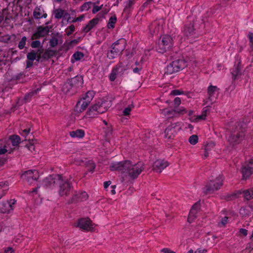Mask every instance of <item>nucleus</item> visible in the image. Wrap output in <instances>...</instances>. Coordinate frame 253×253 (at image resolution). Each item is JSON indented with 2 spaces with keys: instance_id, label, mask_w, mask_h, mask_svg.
I'll return each instance as SVG.
<instances>
[{
  "instance_id": "33",
  "label": "nucleus",
  "mask_w": 253,
  "mask_h": 253,
  "mask_svg": "<svg viewBox=\"0 0 253 253\" xmlns=\"http://www.w3.org/2000/svg\"><path fill=\"white\" fill-rule=\"evenodd\" d=\"M84 165L88 171L93 172L95 168V165L94 163L91 160L86 161Z\"/></svg>"
},
{
  "instance_id": "57",
  "label": "nucleus",
  "mask_w": 253,
  "mask_h": 253,
  "mask_svg": "<svg viewBox=\"0 0 253 253\" xmlns=\"http://www.w3.org/2000/svg\"><path fill=\"white\" fill-rule=\"evenodd\" d=\"M161 252L164 253H175V252L168 248H164L161 250Z\"/></svg>"
},
{
  "instance_id": "49",
  "label": "nucleus",
  "mask_w": 253,
  "mask_h": 253,
  "mask_svg": "<svg viewBox=\"0 0 253 253\" xmlns=\"http://www.w3.org/2000/svg\"><path fill=\"white\" fill-rule=\"evenodd\" d=\"M134 0H128L127 2V3L126 5V7L124 9V11H126L127 9H129L132 5L133 4V2Z\"/></svg>"
},
{
  "instance_id": "41",
  "label": "nucleus",
  "mask_w": 253,
  "mask_h": 253,
  "mask_svg": "<svg viewBox=\"0 0 253 253\" xmlns=\"http://www.w3.org/2000/svg\"><path fill=\"white\" fill-rule=\"evenodd\" d=\"M39 90V89H37V90H34V91L27 94L24 98V100L25 101V102H27L28 101V100L31 98V97L34 95V94H36L37 93V91Z\"/></svg>"
},
{
  "instance_id": "36",
  "label": "nucleus",
  "mask_w": 253,
  "mask_h": 253,
  "mask_svg": "<svg viewBox=\"0 0 253 253\" xmlns=\"http://www.w3.org/2000/svg\"><path fill=\"white\" fill-rule=\"evenodd\" d=\"M37 54V53H36V51L33 50L31 52L28 53L27 54V58L29 60L34 61L36 59Z\"/></svg>"
},
{
  "instance_id": "34",
  "label": "nucleus",
  "mask_w": 253,
  "mask_h": 253,
  "mask_svg": "<svg viewBox=\"0 0 253 253\" xmlns=\"http://www.w3.org/2000/svg\"><path fill=\"white\" fill-rule=\"evenodd\" d=\"M117 21V17L115 15L113 16L109 19V22L107 25V27L109 29L114 28L115 27V24Z\"/></svg>"
},
{
  "instance_id": "5",
  "label": "nucleus",
  "mask_w": 253,
  "mask_h": 253,
  "mask_svg": "<svg viewBox=\"0 0 253 253\" xmlns=\"http://www.w3.org/2000/svg\"><path fill=\"white\" fill-rule=\"evenodd\" d=\"M111 106V101H103L98 102L92 106L90 107L87 112V114L90 117L93 118L97 114H102L105 112Z\"/></svg>"
},
{
  "instance_id": "7",
  "label": "nucleus",
  "mask_w": 253,
  "mask_h": 253,
  "mask_svg": "<svg viewBox=\"0 0 253 253\" xmlns=\"http://www.w3.org/2000/svg\"><path fill=\"white\" fill-rule=\"evenodd\" d=\"M223 184V177L221 175H218L215 179L208 182L206 185L204 192L205 194H211L218 190Z\"/></svg>"
},
{
  "instance_id": "9",
  "label": "nucleus",
  "mask_w": 253,
  "mask_h": 253,
  "mask_svg": "<svg viewBox=\"0 0 253 253\" xmlns=\"http://www.w3.org/2000/svg\"><path fill=\"white\" fill-rule=\"evenodd\" d=\"M197 21H193L192 23L187 24L184 28V34L189 39H195L198 38V34L196 28H195Z\"/></svg>"
},
{
  "instance_id": "26",
  "label": "nucleus",
  "mask_w": 253,
  "mask_h": 253,
  "mask_svg": "<svg viewBox=\"0 0 253 253\" xmlns=\"http://www.w3.org/2000/svg\"><path fill=\"white\" fill-rule=\"evenodd\" d=\"M241 172L243 175V178L246 179L249 178L253 172V169L252 167L249 166H243Z\"/></svg>"
},
{
  "instance_id": "20",
  "label": "nucleus",
  "mask_w": 253,
  "mask_h": 253,
  "mask_svg": "<svg viewBox=\"0 0 253 253\" xmlns=\"http://www.w3.org/2000/svg\"><path fill=\"white\" fill-rule=\"evenodd\" d=\"M49 32V28L48 26L44 27L39 26L37 28V31L32 36V39H39L41 37L46 36Z\"/></svg>"
},
{
  "instance_id": "63",
  "label": "nucleus",
  "mask_w": 253,
  "mask_h": 253,
  "mask_svg": "<svg viewBox=\"0 0 253 253\" xmlns=\"http://www.w3.org/2000/svg\"><path fill=\"white\" fill-rule=\"evenodd\" d=\"M33 65V61L31 60H27L26 62V67L27 68H30Z\"/></svg>"
},
{
  "instance_id": "15",
  "label": "nucleus",
  "mask_w": 253,
  "mask_h": 253,
  "mask_svg": "<svg viewBox=\"0 0 253 253\" xmlns=\"http://www.w3.org/2000/svg\"><path fill=\"white\" fill-rule=\"evenodd\" d=\"M60 174H52L46 177L43 180V184L46 188H51L53 186H57L58 182L60 178Z\"/></svg>"
},
{
  "instance_id": "52",
  "label": "nucleus",
  "mask_w": 253,
  "mask_h": 253,
  "mask_svg": "<svg viewBox=\"0 0 253 253\" xmlns=\"http://www.w3.org/2000/svg\"><path fill=\"white\" fill-rule=\"evenodd\" d=\"M181 103V100L179 97H176L174 100V104L175 108H177Z\"/></svg>"
},
{
  "instance_id": "32",
  "label": "nucleus",
  "mask_w": 253,
  "mask_h": 253,
  "mask_svg": "<svg viewBox=\"0 0 253 253\" xmlns=\"http://www.w3.org/2000/svg\"><path fill=\"white\" fill-rule=\"evenodd\" d=\"M94 94L95 93L93 91H88L85 93L84 96L83 97L82 99L84 100H85L86 102L90 104L91 101L94 96Z\"/></svg>"
},
{
  "instance_id": "11",
  "label": "nucleus",
  "mask_w": 253,
  "mask_h": 253,
  "mask_svg": "<svg viewBox=\"0 0 253 253\" xmlns=\"http://www.w3.org/2000/svg\"><path fill=\"white\" fill-rule=\"evenodd\" d=\"M179 123H174L168 126L165 129V133L166 137L168 139H172L180 129Z\"/></svg>"
},
{
  "instance_id": "39",
  "label": "nucleus",
  "mask_w": 253,
  "mask_h": 253,
  "mask_svg": "<svg viewBox=\"0 0 253 253\" xmlns=\"http://www.w3.org/2000/svg\"><path fill=\"white\" fill-rule=\"evenodd\" d=\"M198 141V137L197 135H192L189 138V142L192 145L196 144Z\"/></svg>"
},
{
  "instance_id": "64",
  "label": "nucleus",
  "mask_w": 253,
  "mask_h": 253,
  "mask_svg": "<svg viewBox=\"0 0 253 253\" xmlns=\"http://www.w3.org/2000/svg\"><path fill=\"white\" fill-rule=\"evenodd\" d=\"M246 249L250 250V251L253 250V242L249 243L247 245Z\"/></svg>"
},
{
  "instance_id": "28",
  "label": "nucleus",
  "mask_w": 253,
  "mask_h": 253,
  "mask_svg": "<svg viewBox=\"0 0 253 253\" xmlns=\"http://www.w3.org/2000/svg\"><path fill=\"white\" fill-rule=\"evenodd\" d=\"M69 243L70 242L68 240H66L64 242L63 241L61 242V248L60 247H56L54 248V249L56 253H67L66 248L69 246Z\"/></svg>"
},
{
  "instance_id": "25",
  "label": "nucleus",
  "mask_w": 253,
  "mask_h": 253,
  "mask_svg": "<svg viewBox=\"0 0 253 253\" xmlns=\"http://www.w3.org/2000/svg\"><path fill=\"white\" fill-rule=\"evenodd\" d=\"M98 22L99 19L98 18L92 19V20H90L88 24L84 27V28L83 29V31L85 33H87L93 27H94L95 26L98 24Z\"/></svg>"
},
{
  "instance_id": "6",
  "label": "nucleus",
  "mask_w": 253,
  "mask_h": 253,
  "mask_svg": "<svg viewBox=\"0 0 253 253\" xmlns=\"http://www.w3.org/2000/svg\"><path fill=\"white\" fill-rule=\"evenodd\" d=\"M57 185L59 187L58 193L61 197L68 196L73 187L72 182L68 179L63 177L62 175Z\"/></svg>"
},
{
  "instance_id": "60",
  "label": "nucleus",
  "mask_w": 253,
  "mask_h": 253,
  "mask_svg": "<svg viewBox=\"0 0 253 253\" xmlns=\"http://www.w3.org/2000/svg\"><path fill=\"white\" fill-rule=\"evenodd\" d=\"M142 69V65H139V67H136L133 68V72L135 73H138L139 71L141 70Z\"/></svg>"
},
{
  "instance_id": "19",
  "label": "nucleus",
  "mask_w": 253,
  "mask_h": 253,
  "mask_svg": "<svg viewBox=\"0 0 253 253\" xmlns=\"http://www.w3.org/2000/svg\"><path fill=\"white\" fill-rule=\"evenodd\" d=\"M77 227L80 229L89 231L92 228V221L88 218H81L78 221Z\"/></svg>"
},
{
  "instance_id": "1",
  "label": "nucleus",
  "mask_w": 253,
  "mask_h": 253,
  "mask_svg": "<svg viewBox=\"0 0 253 253\" xmlns=\"http://www.w3.org/2000/svg\"><path fill=\"white\" fill-rule=\"evenodd\" d=\"M111 170H119L126 173L132 180L137 178L138 176L144 169V165L142 162L132 164L130 161H125L113 163L110 167Z\"/></svg>"
},
{
  "instance_id": "55",
  "label": "nucleus",
  "mask_w": 253,
  "mask_h": 253,
  "mask_svg": "<svg viewBox=\"0 0 253 253\" xmlns=\"http://www.w3.org/2000/svg\"><path fill=\"white\" fill-rule=\"evenodd\" d=\"M199 208H200V204L198 203H196L192 206L191 210H193L194 211H197V212Z\"/></svg>"
},
{
  "instance_id": "56",
  "label": "nucleus",
  "mask_w": 253,
  "mask_h": 253,
  "mask_svg": "<svg viewBox=\"0 0 253 253\" xmlns=\"http://www.w3.org/2000/svg\"><path fill=\"white\" fill-rule=\"evenodd\" d=\"M14 250L12 247H8L4 250V253H13Z\"/></svg>"
},
{
  "instance_id": "27",
  "label": "nucleus",
  "mask_w": 253,
  "mask_h": 253,
  "mask_svg": "<svg viewBox=\"0 0 253 253\" xmlns=\"http://www.w3.org/2000/svg\"><path fill=\"white\" fill-rule=\"evenodd\" d=\"M215 143L213 142H209L205 146L204 158H206L209 156V154L214 150Z\"/></svg>"
},
{
  "instance_id": "23",
  "label": "nucleus",
  "mask_w": 253,
  "mask_h": 253,
  "mask_svg": "<svg viewBox=\"0 0 253 253\" xmlns=\"http://www.w3.org/2000/svg\"><path fill=\"white\" fill-rule=\"evenodd\" d=\"M89 104V103L81 98L76 105L75 111L78 113H81L86 109Z\"/></svg>"
},
{
  "instance_id": "30",
  "label": "nucleus",
  "mask_w": 253,
  "mask_h": 253,
  "mask_svg": "<svg viewBox=\"0 0 253 253\" xmlns=\"http://www.w3.org/2000/svg\"><path fill=\"white\" fill-rule=\"evenodd\" d=\"M70 135L72 137L82 138L84 135V132L82 129H77L70 132Z\"/></svg>"
},
{
  "instance_id": "37",
  "label": "nucleus",
  "mask_w": 253,
  "mask_h": 253,
  "mask_svg": "<svg viewBox=\"0 0 253 253\" xmlns=\"http://www.w3.org/2000/svg\"><path fill=\"white\" fill-rule=\"evenodd\" d=\"M54 12L55 18L56 19H60L63 16L64 10L60 8L55 9Z\"/></svg>"
},
{
  "instance_id": "4",
  "label": "nucleus",
  "mask_w": 253,
  "mask_h": 253,
  "mask_svg": "<svg viewBox=\"0 0 253 253\" xmlns=\"http://www.w3.org/2000/svg\"><path fill=\"white\" fill-rule=\"evenodd\" d=\"M187 65V62L183 58L175 59L167 65L164 76H169L175 74L184 69Z\"/></svg>"
},
{
  "instance_id": "12",
  "label": "nucleus",
  "mask_w": 253,
  "mask_h": 253,
  "mask_svg": "<svg viewBox=\"0 0 253 253\" xmlns=\"http://www.w3.org/2000/svg\"><path fill=\"white\" fill-rule=\"evenodd\" d=\"M112 49L109 51L107 54V57L110 59H113L120 52H122L124 47L123 45H120L119 41H117L111 45Z\"/></svg>"
},
{
  "instance_id": "21",
  "label": "nucleus",
  "mask_w": 253,
  "mask_h": 253,
  "mask_svg": "<svg viewBox=\"0 0 253 253\" xmlns=\"http://www.w3.org/2000/svg\"><path fill=\"white\" fill-rule=\"evenodd\" d=\"M241 71V63L240 62H239L235 66V68L232 69L231 72L232 79L233 81H235L236 80L239 79L242 75Z\"/></svg>"
},
{
  "instance_id": "29",
  "label": "nucleus",
  "mask_w": 253,
  "mask_h": 253,
  "mask_svg": "<svg viewBox=\"0 0 253 253\" xmlns=\"http://www.w3.org/2000/svg\"><path fill=\"white\" fill-rule=\"evenodd\" d=\"M56 54V51L48 48L42 54V58L44 60H48V59L53 57Z\"/></svg>"
},
{
  "instance_id": "3",
  "label": "nucleus",
  "mask_w": 253,
  "mask_h": 253,
  "mask_svg": "<svg viewBox=\"0 0 253 253\" xmlns=\"http://www.w3.org/2000/svg\"><path fill=\"white\" fill-rule=\"evenodd\" d=\"M83 84L82 77L77 76L67 80L63 84L61 89L64 93L72 95L77 92L78 88L82 86Z\"/></svg>"
},
{
  "instance_id": "17",
  "label": "nucleus",
  "mask_w": 253,
  "mask_h": 253,
  "mask_svg": "<svg viewBox=\"0 0 253 253\" xmlns=\"http://www.w3.org/2000/svg\"><path fill=\"white\" fill-rule=\"evenodd\" d=\"M125 70L126 69L123 63L120 62L113 68L109 76L110 80L112 82L114 81L117 78V76L119 74H123Z\"/></svg>"
},
{
  "instance_id": "47",
  "label": "nucleus",
  "mask_w": 253,
  "mask_h": 253,
  "mask_svg": "<svg viewBox=\"0 0 253 253\" xmlns=\"http://www.w3.org/2000/svg\"><path fill=\"white\" fill-rule=\"evenodd\" d=\"M240 213L243 216H246L249 214V211L245 207H242L240 210Z\"/></svg>"
},
{
  "instance_id": "44",
  "label": "nucleus",
  "mask_w": 253,
  "mask_h": 253,
  "mask_svg": "<svg viewBox=\"0 0 253 253\" xmlns=\"http://www.w3.org/2000/svg\"><path fill=\"white\" fill-rule=\"evenodd\" d=\"M58 43V39L55 37H53L49 41V45L50 47H54L56 46Z\"/></svg>"
},
{
  "instance_id": "62",
  "label": "nucleus",
  "mask_w": 253,
  "mask_h": 253,
  "mask_svg": "<svg viewBox=\"0 0 253 253\" xmlns=\"http://www.w3.org/2000/svg\"><path fill=\"white\" fill-rule=\"evenodd\" d=\"M240 232L245 236H247L248 234V230L246 229H243V228L240 229Z\"/></svg>"
},
{
  "instance_id": "13",
  "label": "nucleus",
  "mask_w": 253,
  "mask_h": 253,
  "mask_svg": "<svg viewBox=\"0 0 253 253\" xmlns=\"http://www.w3.org/2000/svg\"><path fill=\"white\" fill-rule=\"evenodd\" d=\"M88 194L85 191L76 192L73 196L68 200V204H75L83 202L88 199Z\"/></svg>"
},
{
  "instance_id": "46",
  "label": "nucleus",
  "mask_w": 253,
  "mask_h": 253,
  "mask_svg": "<svg viewBox=\"0 0 253 253\" xmlns=\"http://www.w3.org/2000/svg\"><path fill=\"white\" fill-rule=\"evenodd\" d=\"M175 114L183 115L186 113V110L184 107H181L178 109H175Z\"/></svg>"
},
{
  "instance_id": "35",
  "label": "nucleus",
  "mask_w": 253,
  "mask_h": 253,
  "mask_svg": "<svg viewBox=\"0 0 253 253\" xmlns=\"http://www.w3.org/2000/svg\"><path fill=\"white\" fill-rule=\"evenodd\" d=\"M197 212L196 211H194L193 210H190L189 212V214L187 218V221L189 223H191L193 220L196 217V214Z\"/></svg>"
},
{
  "instance_id": "18",
  "label": "nucleus",
  "mask_w": 253,
  "mask_h": 253,
  "mask_svg": "<svg viewBox=\"0 0 253 253\" xmlns=\"http://www.w3.org/2000/svg\"><path fill=\"white\" fill-rule=\"evenodd\" d=\"M16 201L14 199L10 200L0 203V212L2 213L9 212L13 210V205Z\"/></svg>"
},
{
  "instance_id": "43",
  "label": "nucleus",
  "mask_w": 253,
  "mask_h": 253,
  "mask_svg": "<svg viewBox=\"0 0 253 253\" xmlns=\"http://www.w3.org/2000/svg\"><path fill=\"white\" fill-rule=\"evenodd\" d=\"M84 56V54L83 52L80 51H77L73 54V57L77 61L80 60Z\"/></svg>"
},
{
  "instance_id": "51",
  "label": "nucleus",
  "mask_w": 253,
  "mask_h": 253,
  "mask_svg": "<svg viewBox=\"0 0 253 253\" xmlns=\"http://www.w3.org/2000/svg\"><path fill=\"white\" fill-rule=\"evenodd\" d=\"M248 38L251 47H253V33L249 32L248 34Z\"/></svg>"
},
{
  "instance_id": "24",
  "label": "nucleus",
  "mask_w": 253,
  "mask_h": 253,
  "mask_svg": "<svg viewBox=\"0 0 253 253\" xmlns=\"http://www.w3.org/2000/svg\"><path fill=\"white\" fill-rule=\"evenodd\" d=\"M218 90L219 89L216 86L211 85L208 87V93L209 96L206 102V103H208L209 101L212 102L213 100L212 97L214 96V95L216 92H218Z\"/></svg>"
},
{
  "instance_id": "2",
  "label": "nucleus",
  "mask_w": 253,
  "mask_h": 253,
  "mask_svg": "<svg viewBox=\"0 0 253 253\" xmlns=\"http://www.w3.org/2000/svg\"><path fill=\"white\" fill-rule=\"evenodd\" d=\"M244 124L237 121H232L228 124V129L230 134L228 138V142L232 146H234L241 143L245 136V128L243 127Z\"/></svg>"
},
{
  "instance_id": "53",
  "label": "nucleus",
  "mask_w": 253,
  "mask_h": 253,
  "mask_svg": "<svg viewBox=\"0 0 253 253\" xmlns=\"http://www.w3.org/2000/svg\"><path fill=\"white\" fill-rule=\"evenodd\" d=\"M69 31L67 32V35L70 36L74 31L75 26L74 25H71L69 27Z\"/></svg>"
},
{
  "instance_id": "16",
  "label": "nucleus",
  "mask_w": 253,
  "mask_h": 253,
  "mask_svg": "<svg viewBox=\"0 0 253 253\" xmlns=\"http://www.w3.org/2000/svg\"><path fill=\"white\" fill-rule=\"evenodd\" d=\"M169 165L167 161L163 159H158L153 164V170L158 173H161L163 169Z\"/></svg>"
},
{
  "instance_id": "22",
  "label": "nucleus",
  "mask_w": 253,
  "mask_h": 253,
  "mask_svg": "<svg viewBox=\"0 0 253 253\" xmlns=\"http://www.w3.org/2000/svg\"><path fill=\"white\" fill-rule=\"evenodd\" d=\"M161 26L159 21L155 20L153 21L149 26V30L152 35H157L160 29Z\"/></svg>"
},
{
  "instance_id": "54",
  "label": "nucleus",
  "mask_w": 253,
  "mask_h": 253,
  "mask_svg": "<svg viewBox=\"0 0 253 253\" xmlns=\"http://www.w3.org/2000/svg\"><path fill=\"white\" fill-rule=\"evenodd\" d=\"M228 218L227 216H225L223 218H222L221 222L219 223V225L220 224L222 226H224L228 222Z\"/></svg>"
},
{
  "instance_id": "40",
  "label": "nucleus",
  "mask_w": 253,
  "mask_h": 253,
  "mask_svg": "<svg viewBox=\"0 0 253 253\" xmlns=\"http://www.w3.org/2000/svg\"><path fill=\"white\" fill-rule=\"evenodd\" d=\"M33 15L36 19H39L42 17V14L40 8L36 7L34 11Z\"/></svg>"
},
{
  "instance_id": "61",
  "label": "nucleus",
  "mask_w": 253,
  "mask_h": 253,
  "mask_svg": "<svg viewBox=\"0 0 253 253\" xmlns=\"http://www.w3.org/2000/svg\"><path fill=\"white\" fill-rule=\"evenodd\" d=\"M6 146L5 145L4 146L3 148H0V155H2L5 154L7 151Z\"/></svg>"
},
{
  "instance_id": "42",
  "label": "nucleus",
  "mask_w": 253,
  "mask_h": 253,
  "mask_svg": "<svg viewBox=\"0 0 253 253\" xmlns=\"http://www.w3.org/2000/svg\"><path fill=\"white\" fill-rule=\"evenodd\" d=\"M26 41H27V38L25 36L23 37L22 39L21 40V41L19 42L18 45V48L20 49H22L23 48H24V47H25V45L26 44Z\"/></svg>"
},
{
  "instance_id": "50",
  "label": "nucleus",
  "mask_w": 253,
  "mask_h": 253,
  "mask_svg": "<svg viewBox=\"0 0 253 253\" xmlns=\"http://www.w3.org/2000/svg\"><path fill=\"white\" fill-rule=\"evenodd\" d=\"M41 42L39 41H35L31 43V46L33 48H38L40 46Z\"/></svg>"
},
{
  "instance_id": "10",
  "label": "nucleus",
  "mask_w": 253,
  "mask_h": 253,
  "mask_svg": "<svg viewBox=\"0 0 253 253\" xmlns=\"http://www.w3.org/2000/svg\"><path fill=\"white\" fill-rule=\"evenodd\" d=\"M242 193L243 194V196L246 200L249 201L253 199V190L252 189L244 190L242 192L240 191H238L236 193L228 195L226 199L227 201L234 200L238 198L239 195Z\"/></svg>"
},
{
  "instance_id": "58",
  "label": "nucleus",
  "mask_w": 253,
  "mask_h": 253,
  "mask_svg": "<svg viewBox=\"0 0 253 253\" xmlns=\"http://www.w3.org/2000/svg\"><path fill=\"white\" fill-rule=\"evenodd\" d=\"M100 10V7H99V6L97 5H94L92 12L93 14L96 13L98 11H99Z\"/></svg>"
},
{
  "instance_id": "38",
  "label": "nucleus",
  "mask_w": 253,
  "mask_h": 253,
  "mask_svg": "<svg viewBox=\"0 0 253 253\" xmlns=\"http://www.w3.org/2000/svg\"><path fill=\"white\" fill-rule=\"evenodd\" d=\"M209 106H207L206 107V109L203 110L202 113L201 115L198 116L196 119L197 121H198L200 120H205L206 119V117L207 116V112L208 111Z\"/></svg>"
},
{
  "instance_id": "59",
  "label": "nucleus",
  "mask_w": 253,
  "mask_h": 253,
  "mask_svg": "<svg viewBox=\"0 0 253 253\" xmlns=\"http://www.w3.org/2000/svg\"><path fill=\"white\" fill-rule=\"evenodd\" d=\"M166 115H168V116L172 115V116H174L175 115L174 109L167 111Z\"/></svg>"
},
{
  "instance_id": "8",
  "label": "nucleus",
  "mask_w": 253,
  "mask_h": 253,
  "mask_svg": "<svg viewBox=\"0 0 253 253\" xmlns=\"http://www.w3.org/2000/svg\"><path fill=\"white\" fill-rule=\"evenodd\" d=\"M173 40L169 35H164L159 40L156 50L160 53H163L170 49L173 45Z\"/></svg>"
},
{
  "instance_id": "45",
  "label": "nucleus",
  "mask_w": 253,
  "mask_h": 253,
  "mask_svg": "<svg viewBox=\"0 0 253 253\" xmlns=\"http://www.w3.org/2000/svg\"><path fill=\"white\" fill-rule=\"evenodd\" d=\"M91 4V2H85L81 7V10H88L90 8L89 5Z\"/></svg>"
},
{
  "instance_id": "31",
  "label": "nucleus",
  "mask_w": 253,
  "mask_h": 253,
  "mask_svg": "<svg viewBox=\"0 0 253 253\" xmlns=\"http://www.w3.org/2000/svg\"><path fill=\"white\" fill-rule=\"evenodd\" d=\"M9 139L11 140L12 144L14 146H16L20 143L21 138L17 135H12L9 137Z\"/></svg>"
},
{
  "instance_id": "48",
  "label": "nucleus",
  "mask_w": 253,
  "mask_h": 253,
  "mask_svg": "<svg viewBox=\"0 0 253 253\" xmlns=\"http://www.w3.org/2000/svg\"><path fill=\"white\" fill-rule=\"evenodd\" d=\"M132 107L130 106L126 107L123 111V115L125 116H128L130 114Z\"/></svg>"
},
{
  "instance_id": "14",
  "label": "nucleus",
  "mask_w": 253,
  "mask_h": 253,
  "mask_svg": "<svg viewBox=\"0 0 253 253\" xmlns=\"http://www.w3.org/2000/svg\"><path fill=\"white\" fill-rule=\"evenodd\" d=\"M21 178L29 183L37 180L39 177V172L36 170H29L24 171L21 175Z\"/></svg>"
}]
</instances>
